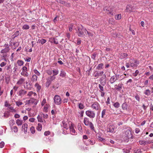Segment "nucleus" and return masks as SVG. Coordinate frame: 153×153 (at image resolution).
<instances>
[{
  "label": "nucleus",
  "mask_w": 153,
  "mask_h": 153,
  "mask_svg": "<svg viewBox=\"0 0 153 153\" xmlns=\"http://www.w3.org/2000/svg\"><path fill=\"white\" fill-rule=\"evenodd\" d=\"M123 136L124 140L126 142H128L130 139L132 138L131 129L126 128L124 129L123 131Z\"/></svg>",
  "instance_id": "obj_1"
},
{
  "label": "nucleus",
  "mask_w": 153,
  "mask_h": 153,
  "mask_svg": "<svg viewBox=\"0 0 153 153\" xmlns=\"http://www.w3.org/2000/svg\"><path fill=\"white\" fill-rule=\"evenodd\" d=\"M78 29V36L79 37H83L85 36V33H86L87 30L84 28L83 26L81 25L80 26H78L77 27Z\"/></svg>",
  "instance_id": "obj_2"
},
{
  "label": "nucleus",
  "mask_w": 153,
  "mask_h": 153,
  "mask_svg": "<svg viewBox=\"0 0 153 153\" xmlns=\"http://www.w3.org/2000/svg\"><path fill=\"white\" fill-rule=\"evenodd\" d=\"M129 62L130 64V67L133 68L137 67L140 63L139 61H137L133 58L130 59Z\"/></svg>",
  "instance_id": "obj_3"
},
{
  "label": "nucleus",
  "mask_w": 153,
  "mask_h": 153,
  "mask_svg": "<svg viewBox=\"0 0 153 153\" xmlns=\"http://www.w3.org/2000/svg\"><path fill=\"white\" fill-rule=\"evenodd\" d=\"M54 102L55 105H59L62 102V100L60 97L58 95H56L53 98Z\"/></svg>",
  "instance_id": "obj_4"
},
{
  "label": "nucleus",
  "mask_w": 153,
  "mask_h": 153,
  "mask_svg": "<svg viewBox=\"0 0 153 153\" xmlns=\"http://www.w3.org/2000/svg\"><path fill=\"white\" fill-rule=\"evenodd\" d=\"M85 114L87 116L91 119H93L95 116V114L94 111L89 110L85 112Z\"/></svg>",
  "instance_id": "obj_5"
},
{
  "label": "nucleus",
  "mask_w": 153,
  "mask_h": 153,
  "mask_svg": "<svg viewBox=\"0 0 153 153\" xmlns=\"http://www.w3.org/2000/svg\"><path fill=\"white\" fill-rule=\"evenodd\" d=\"M56 77L54 76H50L48 78L47 80V82L45 83V86L47 87H48L51 83V82L54 80Z\"/></svg>",
  "instance_id": "obj_6"
},
{
  "label": "nucleus",
  "mask_w": 153,
  "mask_h": 153,
  "mask_svg": "<svg viewBox=\"0 0 153 153\" xmlns=\"http://www.w3.org/2000/svg\"><path fill=\"white\" fill-rule=\"evenodd\" d=\"M70 124L69 123L67 120H64L61 125L62 127L67 130L68 129Z\"/></svg>",
  "instance_id": "obj_7"
},
{
  "label": "nucleus",
  "mask_w": 153,
  "mask_h": 153,
  "mask_svg": "<svg viewBox=\"0 0 153 153\" xmlns=\"http://www.w3.org/2000/svg\"><path fill=\"white\" fill-rule=\"evenodd\" d=\"M91 108L96 111L98 110L100 108L99 104L97 102H94L91 105Z\"/></svg>",
  "instance_id": "obj_8"
},
{
  "label": "nucleus",
  "mask_w": 153,
  "mask_h": 153,
  "mask_svg": "<svg viewBox=\"0 0 153 153\" xmlns=\"http://www.w3.org/2000/svg\"><path fill=\"white\" fill-rule=\"evenodd\" d=\"M70 123L71 125L69 126V128L71 134L74 135L76 134L77 133L74 129L73 125L70 122Z\"/></svg>",
  "instance_id": "obj_9"
},
{
  "label": "nucleus",
  "mask_w": 153,
  "mask_h": 153,
  "mask_svg": "<svg viewBox=\"0 0 153 153\" xmlns=\"http://www.w3.org/2000/svg\"><path fill=\"white\" fill-rule=\"evenodd\" d=\"M118 75H116L112 76L110 79V82L111 84L115 82L118 79Z\"/></svg>",
  "instance_id": "obj_10"
},
{
  "label": "nucleus",
  "mask_w": 153,
  "mask_h": 153,
  "mask_svg": "<svg viewBox=\"0 0 153 153\" xmlns=\"http://www.w3.org/2000/svg\"><path fill=\"white\" fill-rule=\"evenodd\" d=\"M28 125L27 123L24 124L22 126V130L23 131L25 134L27 132Z\"/></svg>",
  "instance_id": "obj_11"
},
{
  "label": "nucleus",
  "mask_w": 153,
  "mask_h": 153,
  "mask_svg": "<svg viewBox=\"0 0 153 153\" xmlns=\"http://www.w3.org/2000/svg\"><path fill=\"white\" fill-rule=\"evenodd\" d=\"M27 93V91L23 89L20 90L19 92V96L21 97L23 96Z\"/></svg>",
  "instance_id": "obj_12"
},
{
  "label": "nucleus",
  "mask_w": 153,
  "mask_h": 153,
  "mask_svg": "<svg viewBox=\"0 0 153 153\" xmlns=\"http://www.w3.org/2000/svg\"><path fill=\"white\" fill-rule=\"evenodd\" d=\"M25 79L23 78H21L17 81V84L18 85H21L24 83Z\"/></svg>",
  "instance_id": "obj_13"
},
{
  "label": "nucleus",
  "mask_w": 153,
  "mask_h": 153,
  "mask_svg": "<svg viewBox=\"0 0 153 153\" xmlns=\"http://www.w3.org/2000/svg\"><path fill=\"white\" fill-rule=\"evenodd\" d=\"M26 85H25L24 88L25 89L29 90H30L32 88V85L30 83H28L26 81L25 82Z\"/></svg>",
  "instance_id": "obj_14"
},
{
  "label": "nucleus",
  "mask_w": 153,
  "mask_h": 153,
  "mask_svg": "<svg viewBox=\"0 0 153 153\" xmlns=\"http://www.w3.org/2000/svg\"><path fill=\"white\" fill-rule=\"evenodd\" d=\"M91 122H90L89 118L85 117L84 118L83 123L86 126H88L89 124L91 123Z\"/></svg>",
  "instance_id": "obj_15"
},
{
  "label": "nucleus",
  "mask_w": 153,
  "mask_h": 153,
  "mask_svg": "<svg viewBox=\"0 0 153 153\" xmlns=\"http://www.w3.org/2000/svg\"><path fill=\"white\" fill-rule=\"evenodd\" d=\"M35 99L34 98H31L29 100H26V104L31 105L34 102Z\"/></svg>",
  "instance_id": "obj_16"
},
{
  "label": "nucleus",
  "mask_w": 153,
  "mask_h": 153,
  "mask_svg": "<svg viewBox=\"0 0 153 153\" xmlns=\"http://www.w3.org/2000/svg\"><path fill=\"white\" fill-rule=\"evenodd\" d=\"M114 127L113 125H110L108 128H107V130L108 132H113L114 131Z\"/></svg>",
  "instance_id": "obj_17"
},
{
  "label": "nucleus",
  "mask_w": 153,
  "mask_h": 153,
  "mask_svg": "<svg viewBox=\"0 0 153 153\" xmlns=\"http://www.w3.org/2000/svg\"><path fill=\"white\" fill-rule=\"evenodd\" d=\"M27 96L30 97H34L36 96V94L35 92L31 91L28 93Z\"/></svg>",
  "instance_id": "obj_18"
},
{
  "label": "nucleus",
  "mask_w": 153,
  "mask_h": 153,
  "mask_svg": "<svg viewBox=\"0 0 153 153\" xmlns=\"http://www.w3.org/2000/svg\"><path fill=\"white\" fill-rule=\"evenodd\" d=\"M123 86V84H119L117 85H115V88L118 90H120L122 89V86Z\"/></svg>",
  "instance_id": "obj_19"
},
{
  "label": "nucleus",
  "mask_w": 153,
  "mask_h": 153,
  "mask_svg": "<svg viewBox=\"0 0 153 153\" xmlns=\"http://www.w3.org/2000/svg\"><path fill=\"white\" fill-rule=\"evenodd\" d=\"M16 123L18 126H21L23 124V120H21L18 119L16 121Z\"/></svg>",
  "instance_id": "obj_20"
},
{
  "label": "nucleus",
  "mask_w": 153,
  "mask_h": 153,
  "mask_svg": "<svg viewBox=\"0 0 153 153\" xmlns=\"http://www.w3.org/2000/svg\"><path fill=\"white\" fill-rule=\"evenodd\" d=\"M128 56V54L126 53H122L121 54L120 58L121 59H123L126 58Z\"/></svg>",
  "instance_id": "obj_21"
},
{
  "label": "nucleus",
  "mask_w": 153,
  "mask_h": 153,
  "mask_svg": "<svg viewBox=\"0 0 153 153\" xmlns=\"http://www.w3.org/2000/svg\"><path fill=\"white\" fill-rule=\"evenodd\" d=\"M151 91L149 89H146L144 91V94L146 95L149 96L151 94Z\"/></svg>",
  "instance_id": "obj_22"
},
{
  "label": "nucleus",
  "mask_w": 153,
  "mask_h": 153,
  "mask_svg": "<svg viewBox=\"0 0 153 153\" xmlns=\"http://www.w3.org/2000/svg\"><path fill=\"white\" fill-rule=\"evenodd\" d=\"M91 129L92 131H95V129L94 127L93 124L92 122H91L88 125Z\"/></svg>",
  "instance_id": "obj_23"
},
{
  "label": "nucleus",
  "mask_w": 153,
  "mask_h": 153,
  "mask_svg": "<svg viewBox=\"0 0 153 153\" xmlns=\"http://www.w3.org/2000/svg\"><path fill=\"white\" fill-rule=\"evenodd\" d=\"M21 74L22 75L26 77H27L29 75V74L27 71L24 72V71H22L21 73Z\"/></svg>",
  "instance_id": "obj_24"
},
{
  "label": "nucleus",
  "mask_w": 153,
  "mask_h": 153,
  "mask_svg": "<svg viewBox=\"0 0 153 153\" xmlns=\"http://www.w3.org/2000/svg\"><path fill=\"white\" fill-rule=\"evenodd\" d=\"M37 119L39 122H44V124L45 125L46 124V122L45 121L44 122L42 121V119L41 117L39 115H38L37 117Z\"/></svg>",
  "instance_id": "obj_25"
},
{
  "label": "nucleus",
  "mask_w": 153,
  "mask_h": 153,
  "mask_svg": "<svg viewBox=\"0 0 153 153\" xmlns=\"http://www.w3.org/2000/svg\"><path fill=\"white\" fill-rule=\"evenodd\" d=\"M47 41L44 39H39L38 40V42L39 43H41L42 44H43L46 42Z\"/></svg>",
  "instance_id": "obj_26"
},
{
  "label": "nucleus",
  "mask_w": 153,
  "mask_h": 153,
  "mask_svg": "<svg viewBox=\"0 0 153 153\" xmlns=\"http://www.w3.org/2000/svg\"><path fill=\"white\" fill-rule=\"evenodd\" d=\"M103 65H104L103 63H100L98 65V66L96 68V69L98 70H101V69H102V67Z\"/></svg>",
  "instance_id": "obj_27"
},
{
  "label": "nucleus",
  "mask_w": 153,
  "mask_h": 153,
  "mask_svg": "<svg viewBox=\"0 0 153 153\" xmlns=\"http://www.w3.org/2000/svg\"><path fill=\"white\" fill-rule=\"evenodd\" d=\"M37 78L38 77L35 74L33 75L32 76V80L33 82L36 81L37 80Z\"/></svg>",
  "instance_id": "obj_28"
},
{
  "label": "nucleus",
  "mask_w": 153,
  "mask_h": 153,
  "mask_svg": "<svg viewBox=\"0 0 153 153\" xmlns=\"http://www.w3.org/2000/svg\"><path fill=\"white\" fill-rule=\"evenodd\" d=\"M127 105L126 102L123 104L122 105V108L123 110H126L127 108Z\"/></svg>",
  "instance_id": "obj_29"
},
{
  "label": "nucleus",
  "mask_w": 153,
  "mask_h": 153,
  "mask_svg": "<svg viewBox=\"0 0 153 153\" xmlns=\"http://www.w3.org/2000/svg\"><path fill=\"white\" fill-rule=\"evenodd\" d=\"M78 106L80 109H83L85 107L84 105L82 103H78Z\"/></svg>",
  "instance_id": "obj_30"
},
{
  "label": "nucleus",
  "mask_w": 153,
  "mask_h": 153,
  "mask_svg": "<svg viewBox=\"0 0 153 153\" xmlns=\"http://www.w3.org/2000/svg\"><path fill=\"white\" fill-rule=\"evenodd\" d=\"M9 111V110H7V111L5 112L4 114V117L6 118H7L9 117L10 114Z\"/></svg>",
  "instance_id": "obj_31"
},
{
  "label": "nucleus",
  "mask_w": 153,
  "mask_h": 153,
  "mask_svg": "<svg viewBox=\"0 0 153 153\" xmlns=\"http://www.w3.org/2000/svg\"><path fill=\"white\" fill-rule=\"evenodd\" d=\"M12 131H13L14 133H16L18 131L17 127L16 126H14L12 128Z\"/></svg>",
  "instance_id": "obj_32"
},
{
  "label": "nucleus",
  "mask_w": 153,
  "mask_h": 153,
  "mask_svg": "<svg viewBox=\"0 0 153 153\" xmlns=\"http://www.w3.org/2000/svg\"><path fill=\"white\" fill-rule=\"evenodd\" d=\"M10 81V76L8 75H6L5 76V82L7 84H8Z\"/></svg>",
  "instance_id": "obj_33"
},
{
  "label": "nucleus",
  "mask_w": 153,
  "mask_h": 153,
  "mask_svg": "<svg viewBox=\"0 0 153 153\" xmlns=\"http://www.w3.org/2000/svg\"><path fill=\"white\" fill-rule=\"evenodd\" d=\"M36 128L38 131H41L42 129V125L40 123H38V126Z\"/></svg>",
  "instance_id": "obj_34"
},
{
  "label": "nucleus",
  "mask_w": 153,
  "mask_h": 153,
  "mask_svg": "<svg viewBox=\"0 0 153 153\" xmlns=\"http://www.w3.org/2000/svg\"><path fill=\"white\" fill-rule=\"evenodd\" d=\"M121 14H117L115 15V19L116 20H120L121 19Z\"/></svg>",
  "instance_id": "obj_35"
},
{
  "label": "nucleus",
  "mask_w": 153,
  "mask_h": 153,
  "mask_svg": "<svg viewBox=\"0 0 153 153\" xmlns=\"http://www.w3.org/2000/svg\"><path fill=\"white\" fill-rule=\"evenodd\" d=\"M30 28L29 26L27 25H24L22 27V29L23 30H27L28 29Z\"/></svg>",
  "instance_id": "obj_36"
},
{
  "label": "nucleus",
  "mask_w": 153,
  "mask_h": 153,
  "mask_svg": "<svg viewBox=\"0 0 153 153\" xmlns=\"http://www.w3.org/2000/svg\"><path fill=\"white\" fill-rule=\"evenodd\" d=\"M9 51L8 47L4 49H3L1 51V53H6L7 52H8Z\"/></svg>",
  "instance_id": "obj_37"
},
{
  "label": "nucleus",
  "mask_w": 153,
  "mask_h": 153,
  "mask_svg": "<svg viewBox=\"0 0 153 153\" xmlns=\"http://www.w3.org/2000/svg\"><path fill=\"white\" fill-rule=\"evenodd\" d=\"M113 105L115 108H118L120 106V104L118 102H117L114 103Z\"/></svg>",
  "instance_id": "obj_38"
},
{
  "label": "nucleus",
  "mask_w": 153,
  "mask_h": 153,
  "mask_svg": "<svg viewBox=\"0 0 153 153\" xmlns=\"http://www.w3.org/2000/svg\"><path fill=\"white\" fill-rule=\"evenodd\" d=\"M66 75L65 72L63 71H61V73L60 74V76L62 77H64Z\"/></svg>",
  "instance_id": "obj_39"
},
{
  "label": "nucleus",
  "mask_w": 153,
  "mask_h": 153,
  "mask_svg": "<svg viewBox=\"0 0 153 153\" xmlns=\"http://www.w3.org/2000/svg\"><path fill=\"white\" fill-rule=\"evenodd\" d=\"M126 10L127 12H130L132 10L131 8L130 5H127Z\"/></svg>",
  "instance_id": "obj_40"
},
{
  "label": "nucleus",
  "mask_w": 153,
  "mask_h": 153,
  "mask_svg": "<svg viewBox=\"0 0 153 153\" xmlns=\"http://www.w3.org/2000/svg\"><path fill=\"white\" fill-rule=\"evenodd\" d=\"M106 112V110L105 109H104L103 110L102 112V115H101V117L102 118H103L105 115V114Z\"/></svg>",
  "instance_id": "obj_41"
},
{
  "label": "nucleus",
  "mask_w": 153,
  "mask_h": 153,
  "mask_svg": "<svg viewBox=\"0 0 153 153\" xmlns=\"http://www.w3.org/2000/svg\"><path fill=\"white\" fill-rule=\"evenodd\" d=\"M9 106H10V105H9L8 102L7 101H5L4 104V106L6 107H8V108H7V110H10V107H9Z\"/></svg>",
  "instance_id": "obj_42"
},
{
  "label": "nucleus",
  "mask_w": 153,
  "mask_h": 153,
  "mask_svg": "<svg viewBox=\"0 0 153 153\" xmlns=\"http://www.w3.org/2000/svg\"><path fill=\"white\" fill-rule=\"evenodd\" d=\"M17 64L19 66H21L23 65L24 62L23 61L21 60H18L17 61Z\"/></svg>",
  "instance_id": "obj_43"
},
{
  "label": "nucleus",
  "mask_w": 153,
  "mask_h": 153,
  "mask_svg": "<svg viewBox=\"0 0 153 153\" xmlns=\"http://www.w3.org/2000/svg\"><path fill=\"white\" fill-rule=\"evenodd\" d=\"M30 131L32 134H34L35 132V130L34 127L33 126L31 127L30 128Z\"/></svg>",
  "instance_id": "obj_44"
},
{
  "label": "nucleus",
  "mask_w": 153,
  "mask_h": 153,
  "mask_svg": "<svg viewBox=\"0 0 153 153\" xmlns=\"http://www.w3.org/2000/svg\"><path fill=\"white\" fill-rule=\"evenodd\" d=\"M88 144L91 145H93L95 143V141L93 140H88Z\"/></svg>",
  "instance_id": "obj_45"
},
{
  "label": "nucleus",
  "mask_w": 153,
  "mask_h": 153,
  "mask_svg": "<svg viewBox=\"0 0 153 153\" xmlns=\"http://www.w3.org/2000/svg\"><path fill=\"white\" fill-rule=\"evenodd\" d=\"M53 76H56L57 75L58 73H59V71L58 70H53Z\"/></svg>",
  "instance_id": "obj_46"
},
{
  "label": "nucleus",
  "mask_w": 153,
  "mask_h": 153,
  "mask_svg": "<svg viewBox=\"0 0 153 153\" xmlns=\"http://www.w3.org/2000/svg\"><path fill=\"white\" fill-rule=\"evenodd\" d=\"M100 89L99 91H104V88L103 86H102L100 84L98 85Z\"/></svg>",
  "instance_id": "obj_47"
},
{
  "label": "nucleus",
  "mask_w": 153,
  "mask_h": 153,
  "mask_svg": "<svg viewBox=\"0 0 153 153\" xmlns=\"http://www.w3.org/2000/svg\"><path fill=\"white\" fill-rule=\"evenodd\" d=\"M34 72L38 76H39L40 75V73L36 69H35L33 70Z\"/></svg>",
  "instance_id": "obj_48"
},
{
  "label": "nucleus",
  "mask_w": 153,
  "mask_h": 153,
  "mask_svg": "<svg viewBox=\"0 0 153 153\" xmlns=\"http://www.w3.org/2000/svg\"><path fill=\"white\" fill-rule=\"evenodd\" d=\"M139 73V72L138 71V70H136L135 72L133 74V75L134 76L136 77L137 75Z\"/></svg>",
  "instance_id": "obj_49"
},
{
  "label": "nucleus",
  "mask_w": 153,
  "mask_h": 153,
  "mask_svg": "<svg viewBox=\"0 0 153 153\" xmlns=\"http://www.w3.org/2000/svg\"><path fill=\"white\" fill-rule=\"evenodd\" d=\"M123 151L124 153H129L130 151L129 149H123Z\"/></svg>",
  "instance_id": "obj_50"
},
{
  "label": "nucleus",
  "mask_w": 153,
  "mask_h": 153,
  "mask_svg": "<svg viewBox=\"0 0 153 153\" xmlns=\"http://www.w3.org/2000/svg\"><path fill=\"white\" fill-rule=\"evenodd\" d=\"M48 105H46L44 106L43 108V111L45 112L48 111Z\"/></svg>",
  "instance_id": "obj_51"
},
{
  "label": "nucleus",
  "mask_w": 153,
  "mask_h": 153,
  "mask_svg": "<svg viewBox=\"0 0 153 153\" xmlns=\"http://www.w3.org/2000/svg\"><path fill=\"white\" fill-rule=\"evenodd\" d=\"M16 105L18 106H19L23 104V103L19 101H16Z\"/></svg>",
  "instance_id": "obj_52"
},
{
  "label": "nucleus",
  "mask_w": 153,
  "mask_h": 153,
  "mask_svg": "<svg viewBox=\"0 0 153 153\" xmlns=\"http://www.w3.org/2000/svg\"><path fill=\"white\" fill-rule=\"evenodd\" d=\"M86 32H87L88 36L92 37L93 36V33L91 32L88 31L87 30Z\"/></svg>",
  "instance_id": "obj_53"
},
{
  "label": "nucleus",
  "mask_w": 153,
  "mask_h": 153,
  "mask_svg": "<svg viewBox=\"0 0 153 153\" xmlns=\"http://www.w3.org/2000/svg\"><path fill=\"white\" fill-rule=\"evenodd\" d=\"M55 37L50 38L49 39V41L51 43H53Z\"/></svg>",
  "instance_id": "obj_54"
},
{
  "label": "nucleus",
  "mask_w": 153,
  "mask_h": 153,
  "mask_svg": "<svg viewBox=\"0 0 153 153\" xmlns=\"http://www.w3.org/2000/svg\"><path fill=\"white\" fill-rule=\"evenodd\" d=\"M10 112L16 113V110L14 109L12 107H10Z\"/></svg>",
  "instance_id": "obj_55"
},
{
  "label": "nucleus",
  "mask_w": 153,
  "mask_h": 153,
  "mask_svg": "<svg viewBox=\"0 0 153 153\" xmlns=\"http://www.w3.org/2000/svg\"><path fill=\"white\" fill-rule=\"evenodd\" d=\"M50 134V132L49 131H46L44 132V134L45 136H47Z\"/></svg>",
  "instance_id": "obj_56"
},
{
  "label": "nucleus",
  "mask_w": 153,
  "mask_h": 153,
  "mask_svg": "<svg viewBox=\"0 0 153 153\" xmlns=\"http://www.w3.org/2000/svg\"><path fill=\"white\" fill-rule=\"evenodd\" d=\"M24 59L25 61L27 62H29L30 61L31 58L30 57H27L26 58H25Z\"/></svg>",
  "instance_id": "obj_57"
},
{
  "label": "nucleus",
  "mask_w": 153,
  "mask_h": 153,
  "mask_svg": "<svg viewBox=\"0 0 153 153\" xmlns=\"http://www.w3.org/2000/svg\"><path fill=\"white\" fill-rule=\"evenodd\" d=\"M73 25L72 24L70 25L69 26V30L70 31H71L73 29Z\"/></svg>",
  "instance_id": "obj_58"
},
{
  "label": "nucleus",
  "mask_w": 153,
  "mask_h": 153,
  "mask_svg": "<svg viewBox=\"0 0 153 153\" xmlns=\"http://www.w3.org/2000/svg\"><path fill=\"white\" fill-rule=\"evenodd\" d=\"M46 103V100L45 99H44L43 100L42 102V103H41L42 105V106L44 105Z\"/></svg>",
  "instance_id": "obj_59"
},
{
  "label": "nucleus",
  "mask_w": 153,
  "mask_h": 153,
  "mask_svg": "<svg viewBox=\"0 0 153 153\" xmlns=\"http://www.w3.org/2000/svg\"><path fill=\"white\" fill-rule=\"evenodd\" d=\"M135 98L136 100L139 102L140 100V98L139 95L137 94L135 96Z\"/></svg>",
  "instance_id": "obj_60"
},
{
  "label": "nucleus",
  "mask_w": 153,
  "mask_h": 153,
  "mask_svg": "<svg viewBox=\"0 0 153 153\" xmlns=\"http://www.w3.org/2000/svg\"><path fill=\"white\" fill-rule=\"evenodd\" d=\"M96 54L95 53H94L92 56L91 58L94 59V60H95V57H96Z\"/></svg>",
  "instance_id": "obj_61"
},
{
  "label": "nucleus",
  "mask_w": 153,
  "mask_h": 153,
  "mask_svg": "<svg viewBox=\"0 0 153 153\" xmlns=\"http://www.w3.org/2000/svg\"><path fill=\"white\" fill-rule=\"evenodd\" d=\"M53 43L56 44H58L59 42L57 39L55 38Z\"/></svg>",
  "instance_id": "obj_62"
},
{
  "label": "nucleus",
  "mask_w": 153,
  "mask_h": 153,
  "mask_svg": "<svg viewBox=\"0 0 153 153\" xmlns=\"http://www.w3.org/2000/svg\"><path fill=\"white\" fill-rule=\"evenodd\" d=\"M22 71H24V72L27 71V68L25 66L23 67L22 68Z\"/></svg>",
  "instance_id": "obj_63"
},
{
  "label": "nucleus",
  "mask_w": 153,
  "mask_h": 153,
  "mask_svg": "<svg viewBox=\"0 0 153 153\" xmlns=\"http://www.w3.org/2000/svg\"><path fill=\"white\" fill-rule=\"evenodd\" d=\"M4 143L3 142H1L0 143V147L1 148H3L4 146Z\"/></svg>",
  "instance_id": "obj_64"
}]
</instances>
